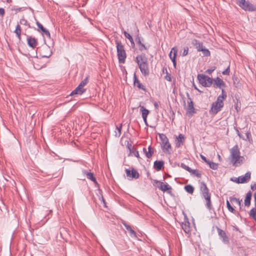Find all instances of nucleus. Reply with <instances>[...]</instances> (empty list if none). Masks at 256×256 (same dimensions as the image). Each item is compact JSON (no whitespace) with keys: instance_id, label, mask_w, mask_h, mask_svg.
<instances>
[{"instance_id":"obj_1","label":"nucleus","mask_w":256,"mask_h":256,"mask_svg":"<svg viewBox=\"0 0 256 256\" xmlns=\"http://www.w3.org/2000/svg\"><path fill=\"white\" fill-rule=\"evenodd\" d=\"M200 190L202 198L205 200L206 207L208 210L210 211L213 209L211 200V194L210 192L209 189L204 182H200Z\"/></svg>"},{"instance_id":"obj_2","label":"nucleus","mask_w":256,"mask_h":256,"mask_svg":"<svg viewBox=\"0 0 256 256\" xmlns=\"http://www.w3.org/2000/svg\"><path fill=\"white\" fill-rule=\"evenodd\" d=\"M136 62L142 74L146 76L149 75L150 70L148 58L144 54L138 55L136 58Z\"/></svg>"},{"instance_id":"obj_3","label":"nucleus","mask_w":256,"mask_h":256,"mask_svg":"<svg viewBox=\"0 0 256 256\" xmlns=\"http://www.w3.org/2000/svg\"><path fill=\"white\" fill-rule=\"evenodd\" d=\"M153 186L158 188L159 190L166 192L170 196H173L174 194L172 192V188L167 182H163L156 180H153Z\"/></svg>"},{"instance_id":"obj_4","label":"nucleus","mask_w":256,"mask_h":256,"mask_svg":"<svg viewBox=\"0 0 256 256\" xmlns=\"http://www.w3.org/2000/svg\"><path fill=\"white\" fill-rule=\"evenodd\" d=\"M118 58L120 63L124 64L126 58V52L123 44L120 41H116Z\"/></svg>"},{"instance_id":"obj_5","label":"nucleus","mask_w":256,"mask_h":256,"mask_svg":"<svg viewBox=\"0 0 256 256\" xmlns=\"http://www.w3.org/2000/svg\"><path fill=\"white\" fill-rule=\"evenodd\" d=\"M159 138L161 140V148L163 152L166 154H170V150L172 149V146L167 136L164 134H160Z\"/></svg>"},{"instance_id":"obj_6","label":"nucleus","mask_w":256,"mask_h":256,"mask_svg":"<svg viewBox=\"0 0 256 256\" xmlns=\"http://www.w3.org/2000/svg\"><path fill=\"white\" fill-rule=\"evenodd\" d=\"M239 6L245 11L255 12L256 6L250 3L248 0H236Z\"/></svg>"},{"instance_id":"obj_7","label":"nucleus","mask_w":256,"mask_h":256,"mask_svg":"<svg viewBox=\"0 0 256 256\" xmlns=\"http://www.w3.org/2000/svg\"><path fill=\"white\" fill-rule=\"evenodd\" d=\"M197 78L200 84L204 87H210L212 84V78L204 74H198Z\"/></svg>"},{"instance_id":"obj_8","label":"nucleus","mask_w":256,"mask_h":256,"mask_svg":"<svg viewBox=\"0 0 256 256\" xmlns=\"http://www.w3.org/2000/svg\"><path fill=\"white\" fill-rule=\"evenodd\" d=\"M230 156H232V162L235 164L238 162L240 163L239 160L242 158H244L243 156H240V152L238 145L234 146L230 150Z\"/></svg>"},{"instance_id":"obj_9","label":"nucleus","mask_w":256,"mask_h":256,"mask_svg":"<svg viewBox=\"0 0 256 256\" xmlns=\"http://www.w3.org/2000/svg\"><path fill=\"white\" fill-rule=\"evenodd\" d=\"M125 172L126 176L130 180L138 179L140 177V174L138 170L132 167L130 168L129 169H126Z\"/></svg>"},{"instance_id":"obj_10","label":"nucleus","mask_w":256,"mask_h":256,"mask_svg":"<svg viewBox=\"0 0 256 256\" xmlns=\"http://www.w3.org/2000/svg\"><path fill=\"white\" fill-rule=\"evenodd\" d=\"M186 96L188 100V106L187 114L189 117L192 116L194 114L196 113V111L194 106V102L190 98L188 93H186Z\"/></svg>"},{"instance_id":"obj_11","label":"nucleus","mask_w":256,"mask_h":256,"mask_svg":"<svg viewBox=\"0 0 256 256\" xmlns=\"http://www.w3.org/2000/svg\"><path fill=\"white\" fill-rule=\"evenodd\" d=\"M218 235L220 237V238L222 240V242L225 244H228L229 243V238L226 234L224 231L220 229V228L216 227Z\"/></svg>"},{"instance_id":"obj_12","label":"nucleus","mask_w":256,"mask_h":256,"mask_svg":"<svg viewBox=\"0 0 256 256\" xmlns=\"http://www.w3.org/2000/svg\"><path fill=\"white\" fill-rule=\"evenodd\" d=\"M213 86L214 88H222L226 86L225 82L220 78H212Z\"/></svg>"},{"instance_id":"obj_13","label":"nucleus","mask_w":256,"mask_h":256,"mask_svg":"<svg viewBox=\"0 0 256 256\" xmlns=\"http://www.w3.org/2000/svg\"><path fill=\"white\" fill-rule=\"evenodd\" d=\"M223 106H222L214 102L212 104L211 108L209 111V112L211 114L215 115L218 112L221 110V109Z\"/></svg>"},{"instance_id":"obj_14","label":"nucleus","mask_w":256,"mask_h":256,"mask_svg":"<svg viewBox=\"0 0 256 256\" xmlns=\"http://www.w3.org/2000/svg\"><path fill=\"white\" fill-rule=\"evenodd\" d=\"M26 40L28 45L31 48H34L38 44L37 39L32 36H27Z\"/></svg>"},{"instance_id":"obj_15","label":"nucleus","mask_w":256,"mask_h":256,"mask_svg":"<svg viewBox=\"0 0 256 256\" xmlns=\"http://www.w3.org/2000/svg\"><path fill=\"white\" fill-rule=\"evenodd\" d=\"M178 52V50L176 48H172L169 54V56L171 59L174 68H176V56Z\"/></svg>"},{"instance_id":"obj_16","label":"nucleus","mask_w":256,"mask_h":256,"mask_svg":"<svg viewBox=\"0 0 256 256\" xmlns=\"http://www.w3.org/2000/svg\"><path fill=\"white\" fill-rule=\"evenodd\" d=\"M182 228L186 234H189L190 232V223L188 218L186 216V218L184 222L181 224Z\"/></svg>"},{"instance_id":"obj_17","label":"nucleus","mask_w":256,"mask_h":256,"mask_svg":"<svg viewBox=\"0 0 256 256\" xmlns=\"http://www.w3.org/2000/svg\"><path fill=\"white\" fill-rule=\"evenodd\" d=\"M186 138L182 134H180L176 138V146L177 148H180L184 144Z\"/></svg>"},{"instance_id":"obj_18","label":"nucleus","mask_w":256,"mask_h":256,"mask_svg":"<svg viewBox=\"0 0 256 256\" xmlns=\"http://www.w3.org/2000/svg\"><path fill=\"white\" fill-rule=\"evenodd\" d=\"M250 176L251 172H248L246 173L244 176H238L239 181L240 182V184H244L248 182L250 180Z\"/></svg>"},{"instance_id":"obj_19","label":"nucleus","mask_w":256,"mask_h":256,"mask_svg":"<svg viewBox=\"0 0 256 256\" xmlns=\"http://www.w3.org/2000/svg\"><path fill=\"white\" fill-rule=\"evenodd\" d=\"M134 84L136 86L139 90H142L144 92H146V88L145 86L140 82L138 79L137 78L136 74L134 75Z\"/></svg>"},{"instance_id":"obj_20","label":"nucleus","mask_w":256,"mask_h":256,"mask_svg":"<svg viewBox=\"0 0 256 256\" xmlns=\"http://www.w3.org/2000/svg\"><path fill=\"white\" fill-rule=\"evenodd\" d=\"M86 90V89L84 88L79 84V85L71 92L70 95L74 96V94H82L84 93Z\"/></svg>"},{"instance_id":"obj_21","label":"nucleus","mask_w":256,"mask_h":256,"mask_svg":"<svg viewBox=\"0 0 256 256\" xmlns=\"http://www.w3.org/2000/svg\"><path fill=\"white\" fill-rule=\"evenodd\" d=\"M82 172L84 175H86V176L87 178L91 180L92 182H93L95 184H98V182L96 180V178L94 176V174L92 172H88L86 171V170H82Z\"/></svg>"},{"instance_id":"obj_22","label":"nucleus","mask_w":256,"mask_h":256,"mask_svg":"<svg viewBox=\"0 0 256 256\" xmlns=\"http://www.w3.org/2000/svg\"><path fill=\"white\" fill-rule=\"evenodd\" d=\"M122 224L125 226L126 230L130 233V235L132 237L136 238V233L132 228L126 222H122Z\"/></svg>"},{"instance_id":"obj_23","label":"nucleus","mask_w":256,"mask_h":256,"mask_svg":"<svg viewBox=\"0 0 256 256\" xmlns=\"http://www.w3.org/2000/svg\"><path fill=\"white\" fill-rule=\"evenodd\" d=\"M148 150H146V148H144L142 150L146 157L150 158L154 154V150L150 146L148 147Z\"/></svg>"},{"instance_id":"obj_24","label":"nucleus","mask_w":256,"mask_h":256,"mask_svg":"<svg viewBox=\"0 0 256 256\" xmlns=\"http://www.w3.org/2000/svg\"><path fill=\"white\" fill-rule=\"evenodd\" d=\"M164 162L162 160H156L154 164V168L156 171H160L164 167Z\"/></svg>"},{"instance_id":"obj_25","label":"nucleus","mask_w":256,"mask_h":256,"mask_svg":"<svg viewBox=\"0 0 256 256\" xmlns=\"http://www.w3.org/2000/svg\"><path fill=\"white\" fill-rule=\"evenodd\" d=\"M252 192L250 191L248 192L244 200V204L246 206L248 207L250 205Z\"/></svg>"},{"instance_id":"obj_26","label":"nucleus","mask_w":256,"mask_h":256,"mask_svg":"<svg viewBox=\"0 0 256 256\" xmlns=\"http://www.w3.org/2000/svg\"><path fill=\"white\" fill-rule=\"evenodd\" d=\"M192 44L196 46L198 52L201 51L200 50L204 48V46H203L202 42H200L199 40L196 39L193 40Z\"/></svg>"},{"instance_id":"obj_27","label":"nucleus","mask_w":256,"mask_h":256,"mask_svg":"<svg viewBox=\"0 0 256 256\" xmlns=\"http://www.w3.org/2000/svg\"><path fill=\"white\" fill-rule=\"evenodd\" d=\"M140 112H142V118H147L148 115L150 113V111L145 108L144 106H140Z\"/></svg>"},{"instance_id":"obj_28","label":"nucleus","mask_w":256,"mask_h":256,"mask_svg":"<svg viewBox=\"0 0 256 256\" xmlns=\"http://www.w3.org/2000/svg\"><path fill=\"white\" fill-rule=\"evenodd\" d=\"M188 172L190 173L191 175H194L198 178H200L202 177V173L198 170H192L190 168Z\"/></svg>"},{"instance_id":"obj_29","label":"nucleus","mask_w":256,"mask_h":256,"mask_svg":"<svg viewBox=\"0 0 256 256\" xmlns=\"http://www.w3.org/2000/svg\"><path fill=\"white\" fill-rule=\"evenodd\" d=\"M16 36L18 38L19 40H21V28L20 24L18 23L16 27V29L14 31Z\"/></svg>"},{"instance_id":"obj_30","label":"nucleus","mask_w":256,"mask_h":256,"mask_svg":"<svg viewBox=\"0 0 256 256\" xmlns=\"http://www.w3.org/2000/svg\"><path fill=\"white\" fill-rule=\"evenodd\" d=\"M226 204L227 208L230 212L238 216L239 214V213L237 211H236L234 210V208L231 206V204L230 203V202L228 200H226Z\"/></svg>"},{"instance_id":"obj_31","label":"nucleus","mask_w":256,"mask_h":256,"mask_svg":"<svg viewBox=\"0 0 256 256\" xmlns=\"http://www.w3.org/2000/svg\"><path fill=\"white\" fill-rule=\"evenodd\" d=\"M184 189L187 192L190 194H192L194 190V186L191 184H188L185 186Z\"/></svg>"},{"instance_id":"obj_32","label":"nucleus","mask_w":256,"mask_h":256,"mask_svg":"<svg viewBox=\"0 0 256 256\" xmlns=\"http://www.w3.org/2000/svg\"><path fill=\"white\" fill-rule=\"evenodd\" d=\"M235 98H236V102H235L234 107H235V109L238 112L240 110L241 103L239 100V98L238 96H236Z\"/></svg>"},{"instance_id":"obj_33","label":"nucleus","mask_w":256,"mask_h":256,"mask_svg":"<svg viewBox=\"0 0 256 256\" xmlns=\"http://www.w3.org/2000/svg\"><path fill=\"white\" fill-rule=\"evenodd\" d=\"M229 198L230 202H235L236 203L238 204L240 206V209H241V202L242 201V200H240L239 198L234 196H230Z\"/></svg>"},{"instance_id":"obj_34","label":"nucleus","mask_w":256,"mask_h":256,"mask_svg":"<svg viewBox=\"0 0 256 256\" xmlns=\"http://www.w3.org/2000/svg\"><path fill=\"white\" fill-rule=\"evenodd\" d=\"M207 164L209 165V166L210 168L214 170H217L218 166V164L210 160H209Z\"/></svg>"},{"instance_id":"obj_35","label":"nucleus","mask_w":256,"mask_h":256,"mask_svg":"<svg viewBox=\"0 0 256 256\" xmlns=\"http://www.w3.org/2000/svg\"><path fill=\"white\" fill-rule=\"evenodd\" d=\"M200 50H201L200 52H202V54L204 56H210V51L208 49L206 48L204 46L202 49H201Z\"/></svg>"},{"instance_id":"obj_36","label":"nucleus","mask_w":256,"mask_h":256,"mask_svg":"<svg viewBox=\"0 0 256 256\" xmlns=\"http://www.w3.org/2000/svg\"><path fill=\"white\" fill-rule=\"evenodd\" d=\"M26 10V8L24 7H22V8H16L15 6H14L12 8L11 10L12 11H16V12H20L24 10Z\"/></svg>"},{"instance_id":"obj_37","label":"nucleus","mask_w":256,"mask_h":256,"mask_svg":"<svg viewBox=\"0 0 256 256\" xmlns=\"http://www.w3.org/2000/svg\"><path fill=\"white\" fill-rule=\"evenodd\" d=\"M224 100V99L222 98H220V96H219L217 98L216 100V102H214L218 104L224 106V104L223 102Z\"/></svg>"},{"instance_id":"obj_38","label":"nucleus","mask_w":256,"mask_h":256,"mask_svg":"<svg viewBox=\"0 0 256 256\" xmlns=\"http://www.w3.org/2000/svg\"><path fill=\"white\" fill-rule=\"evenodd\" d=\"M249 214L250 217H255L256 216V207L251 209L250 211Z\"/></svg>"},{"instance_id":"obj_39","label":"nucleus","mask_w":256,"mask_h":256,"mask_svg":"<svg viewBox=\"0 0 256 256\" xmlns=\"http://www.w3.org/2000/svg\"><path fill=\"white\" fill-rule=\"evenodd\" d=\"M19 24H21L24 26H28V27H30V24L28 23L27 20L22 18L20 20Z\"/></svg>"},{"instance_id":"obj_40","label":"nucleus","mask_w":256,"mask_h":256,"mask_svg":"<svg viewBox=\"0 0 256 256\" xmlns=\"http://www.w3.org/2000/svg\"><path fill=\"white\" fill-rule=\"evenodd\" d=\"M89 76H88L83 80L80 84L83 88L88 83Z\"/></svg>"},{"instance_id":"obj_41","label":"nucleus","mask_w":256,"mask_h":256,"mask_svg":"<svg viewBox=\"0 0 256 256\" xmlns=\"http://www.w3.org/2000/svg\"><path fill=\"white\" fill-rule=\"evenodd\" d=\"M122 128V124H120L119 126H116V128L118 131V133H116V136L118 137H120L121 134V130Z\"/></svg>"},{"instance_id":"obj_42","label":"nucleus","mask_w":256,"mask_h":256,"mask_svg":"<svg viewBox=\"0 0 256 256\" xmlns=\"http://www.w3.org/2000/svg\"><path fill=\"white\" fill-rule=\"evenodd\" d=\"M138 48L139 50L141 52L148 49V48L142 43L138 45Z\"/></svg>"},{"instance_id":"obj_43","label":"nucleus","mask_w":256,"mask_h":256,"mask_svg":"<svg viewBox=\"0 0 256 256\" xmlns=\"http://www.w3.org/2000/svg\"><path fill=\"white\" fill-rule=\"evenodd\" d=\"M224 88H221L222 89V94L220 95V98H222L225 99L226 98L227 95H226V92H225V90H224Z\"/></svg>"},{"instance_id":"obj_44","label":"nucleus","mask_w":256,"mask_h":256,"mask_svg":"<svg viewBox=\"0 0 256 256\" xmlns=\"http://www.w3.org/2000/svg\"><path fill=\"white\" fill-rule=\"evenodd\" d=\"M124 36H126V38H127L130 40V42L132 41L133 38L130 34L126 32V31H124Z\"/></svg>"},{"instance_id":"obj_45","label":"nucleus","mask_w":256,"mask_h":256,"mask_svg":"<svg viewBox=\"0 0 256 256\" xmlns=\"http://www.w3.org/2000/svg\"><path fill=\"white\" fill-rule=\"evenodd\" d=\"M216 69V66H212L210 68L208 69L206 71V72L210 74Z\"/></svg>"},{"instance_id":"obj_46","label":"nucleus","mask_w":256,"mask_h":256,"mask_svg":"<svg viewBox=\"0 0 256 256\" xmlns=\"http://www.w3.org/2000/svg\"><path fill=\"white\" fill-rule=\"evenodd\" d=\"M36 24L38 27V30L40 31V30H44V28L43 26L40 22H38V21H37L36 22Z\"/></svg>"},{"instance_id":"obj_47","label":"nucleus","mask_w":256,"mask_h":256,"mask_svg":"<svg viewBox=\"0 0 256 256\" xmlns=\"http://www.w3.org/2000/svg\"><path fill=\"white\" fill-rule=\"evenodd\" d=\"M41 31L42 32H43L44 34H45L47 37H48V38L50 37V34L49 31L48 30H46V28H44V30H41Z\"/></svg>"},{"instance_id":"obj_48","label":"nucleus","mask_w":256,"mask_h":256,"mask_svg":"<svg viewBox=\"0 0 256 256\" xmlns=\"http://www.w3.org/2000/svg\"><path fill=\"white\" fill-rule=\"evenodd\" d=\"M180 167L186 170H187L188 172L189 171V170H190V168L189 166H188L186 165L184 163H181L180 164Z\"/></svg>"},{"instance_id":"obj_49","label":"nucleus","mask_w":256,"mask_h":256,"mask_svg":"<svg viewBox=\"0 0 256 256\" xmlns=\"http://www.w3.org/2000/svg\"><path fill=\"white\" fill-rule=\"evenodd\" d=\"M230 72V66H228L222 72L224 75H229Z\"/></svg>"},{"instance_id":"obj_50","label":"nucleus","mask_w":256,"mask_h":256,"mask_svg":"<svg viewBox=\"0 0 256 256\" xmlns=\"http://www.w3.org/2000/svg\"><path fill=\"white\" fill-rule=\"evenodd\" d=\"M136 42V44L139 45L140 44H142V42H141L140 40V37L139 36L138 34L135 38Z\"/></svg>"},{"instance_id":"obj_51","label":"nucleus","mask_w":256,"mask_h":256,"mask_svg":"<svg viewBox=\"0 0 256 256\" xmlns=\"http://www.w3.org/2000/svg\"><path fill=\"white\" fill-rule=\"evenodd\" d=\"M188 46L184 47V51H183L182 54V56H186L188 54Z\"/></svg>"},{"instance_id":"obj_52","label":"nucleus","mask_w":256,"mask_h":256,"mask_svg":"<svg viewBox=\"0 0 256 256\" xmlns=\"http://www.w3.org/2000/svg\"><path fill=\"white\" fill-rule=\"evenodd\" d=\"M230 180L236 184H240V182L239 181V178H230Z\"/></svg>"},{"instance_id":"obj_53","label":"nucleus","mask_w":256,"mask_h":256,"mask_svg":"<svg viewBox=\"0 0 256 256\" xmlns=\"http://www.w3.org/2000/svg\"><path fill=\"white\" fill-rule=\"evenodd\" d=\"M200 156L204 162H206V164L208 163L210 160H207L206 158L204 156H203L202 154H200Z\"/></svg>"},{"instance_id":"obj_54","label":"nucleus","mask_w":256,"mask_h":256,"mask_svg":"<svg viewBox=\"0 0 256 256\" xmlns=\"http://www.w3.org/2000/svg\"><path fill=\"white\" fill-rule=\"evenodd\" d=\"M236 134H237L239 136V137L240 138H242L243 140H246L240 132L239 130H238V129H236Z\"/></svg>"},{"instance_id":"obj_55","label":"nucleus","mask_w":256,"mask_h":256,"mask_svg":"<svg viewBox=\"0 0 256 256\" xmlns=\"http://www.w3.org/2000/svg\"><path fill=\"white\" fill-rule=\"evenodd\" d=\"M133 153L134 155L135 156H136L137 158H140V156L139 155V153H138V150H135L134 152H133Z\"/></svg>"},{"instance_id":"obj_56","label":"nucleus","mask_w":256,"mask_h":256,"mask_svg":"<svg viewBox=\"0 0 256 256\" xmlns=\"http://www.w3.org/2000/svg\"><path fill=\"white\" fill-rule=\"evenodd\" d=\"M5 11L4 8H0V16H3L4 14Z\"/></svg>"},{"instance_id":"obj_57","label":"nucleus","mask_w":256,"mask_h":256,"mask_svg":"<svg viewBox=\"0 0 256 256\" xmlns=\"http://www.w3.org/2000/svg\"><path fill=\"white\" fill-rule=\"evenodd\" d=\"M128 148L130 150V152H132V145L131 144H130L128 142L127 145Z\"/></svg>"},{"instance_id":"obj_58","label":"nucleus","mask_w":256,"mask_h":256,"mask_svg":"<svg viewBox=\"0 0 256 256\" xmlns=\"http://www.w3.org/2000/svg\"><path fill=\"white\" fill-rule=\"evenodd\" d=\"M154 106L156 110H158L159 108V105L158 104V103L156 102H155L154 103Z\"/></svg>"},{"instance_id":"obj_59","label":"nucleus","mask_w":256,"mask_h":256,"mask_svg":"<svg viewBox=\"0 0 256 256\" xmlns=\"http://www.w3.org/2000/svg\"><path fill=\"white\" fill-rule=\"evenodd\" d=\"M250 188L252 190H256V184H254L253 185H251L250 186Z\"/></svg>"},{"instance_id":"obj_60","label":"nucleus","mask_w":256,"mask_h":256,"mask_svg":"<svg viewBox=\"0 0 256 256\" xmlns=\"http://www.w3.org/2000/svg\"><path fill=\"white\" fill-rule=\"evenodd\" d=\"M100 200H101L103 202V203L104 204V205L106 204V202H105V200L102 196H101V198H100Z\"/></svg>"},{"instance_id":"obj_61","label":"nucleus","mask_w":256,"mask_h":256,"mask_svg":"<svg viewBox=\"0 0 256 256\" xmlns=\"http://www.w3.org/2000/svg\"><path fill=\"white\" fill-rule=\"evenodd\" d=\"M130 44H131V46H132V48H134L135 46V44L134 42V40H132V41H130Z\"/></svg>"},{"instance_id":"obj_62","label":"nucleus","mask_w":256,"mask_h":256,"mask_svg":"<svg viewBox=\"0 0 256 256\" xmlns=\"http://www.w3.org/2000/svg\"><path fill=\"white\" fill-rule=\"evenodd\" d=\"M166 79L167 80L170 81H170H171V80H171V78H170V76H166Z\"/></svg>"},{"instance_id":"obj_63","label":"nucleus","mask_w":256,"mask_h":256,"mask_svg":"<svg viewBox=\"0 0 256 256\" xmlns=\"http://www.w3.org/2000/svg\"><path fill=\"white\" fill-rule=\"evenodd\" d=\"M254 205L256 207V192L254 194Z\"/></svg>"},{"instance_id":"obj_64","label":"nucleus","mask_w":256,"mask_h":256,"mask_svg":"<svg viewBox=\"0 0 256 256\" xmlns=\"http://www.w3.org/2000/svg\"><path fill=\"white\" fill-rule=\"evenodd\" d=\"M143 118V120L146 124V125L148 126V122H147V118Z\"/></svg>"}]
</instances>
